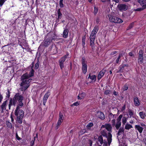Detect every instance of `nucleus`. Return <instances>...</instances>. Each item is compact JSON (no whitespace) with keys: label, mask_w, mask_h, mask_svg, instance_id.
<instances>
[{"label":"nucleus","mask_w":146,"mask_h":146,"mask_svg":"<svg viewBox=\"0 0 146 146\" xmlns=\"http://www.w3.org/2000/svg\"><path fill=\"white\" fill-rule=\"evenodd\" d=\"M134 25V23H131L128 26V27L127 28V30H129L132 28H133V27Z\"/></svg>","instance_id":"58836bf2"},{"label":"nucleus","mask_w":146,"mask_h":146,"mask_svg":"<svg viewBox=\"0 0 146 146\" xmlns=\"http://www.w3.org/2000/svg\"><path fill=\"white\" fill-rule=\"evenodd\" d=\"M113 94L115 96H117L118 95V92H116L115 91H114L113 92Z\"/></svg>","instance_id":"052dcab7"},{"label":"nucleus","mask_w":146,"mask_h":146,"mask_svg":"<svg viewBox=\"0 0 146 146\" xmlns=\"http://www.w3.org/2000/svg\"><path fill=\"white\" fill-rule=\"evenodd\" d=\"M81 96L83 99L86 96V94L84 92H82L80 94Z\"/></svg>","instance_id":"5fc2aeb1"},{"label":"nucleus","mask_w":146,"mask_h":146,"mask_svg":"<svg viewBox=\"0 0 146 146\" xmlns=\"http://www.w3.org/2000/svg\"><path fill=\"white\" fill-rule=\"evenodd\" d=\"M16 137L18 140H19L21 139V138L19 137L17 134H16Z\"/></svg>","instance_id":"69168bd1"},{"label":"nucleus","mask_w":146,"mask_h":146,"mask_svg":"<svg viewBox=\"0 0 146 146\" xmlns=\"http://www.w3.org/2000/svg\"><path fill=\"white\" fill-rule=\"evenodd\" d=\"M34 143H35V141H34L32 140L30 144L31 146H33L34 144Z\"/></svg>","instance_id":"e2e57ef3"},{"label":"nucleus","mask_w":146,"mask_h":146,"mask_svg":"<svg viewBox=\"0 0 146 146\" xmlns=\"http://www.w3.org/2000/svg\"><path fill=\"white\" fill-rule=\"evenodd\" d=\"M50 95V92H48L46 93L44 95L43 99V104L44 106L45 105Z\"/></svg>","instance_id":"ddd939ff"},{"label":"nucleus","mask_w":146,"mask_h":146,"mask_svg":"<svg viewBox=\"0 0 146 146\" xmlns=\"http://www.w3.org/2000/svg\"><path fill=\"white\" fill-rule=\"evenodd\" d=\"M123 115L122 114H120L119 116V117L117 118L116 121H117L121 122V119Z\"/></svg>","instance_id":"a19ab883"},{"label":"nucleus","mask_w":146,"mask_h":146,"mask_svg":"<svg viewBox=\"0 0 146 146\" xmlns=\"http://www.w3.org/2000/svg\"><path fill=\"white\" fill-rule=\"evenodd\" d=\"M82 73L85 74L87 71V61L85 57H83L82 58Z\"/></svg>","instance_id":"6e6552de"},{"label":"nucleus","mask_w":146,"mask_h":146,"mask_svg":"<svg viewBox=\"0 0 146 146\" xmlns=\"http://www.w3.org/2000/svg\"><path fill=\"white\" fill-rule=\"evenodd\" d=\"M108 17H109V21L111 22L118 23H122L123 22V21L121 19L113 16L112 13L108 15Z\"/></svg>","instance_id":"39448f33"},{"label":"nucleus","mask_w":146,"mask_h":146,"mask_svg":"<svg viewBox=\"0 0 146 146\" xmlns=\"http://www.w3.org/2000/svg\"><path fill=\"white\" fill-rule=\"evenodd\" d=\"M80 102H76L72 104L71 105V106L72 107L73 106H77L79 105H80Z\"/></svg>","instance_id":"c03bdc74"},{"label":"nucleus","mask_w":146,"mask_h":146,"mask_svg":"<svg viewBox=\"0 0 146 146\" xmlns=\"http://www.w3.org/2000/svg\"><path fill=\"white\" fill-rule=\"evenodd\" d=\"M138 2L139 3L141 6L143 7V6L145 7L146 8V2L145 0H138Z\"/></svg>","instance_id":"412c9836"},{"label":"nucleus","mask_w":146,"mask_h":146,"mask_svg":"<svg viewBox=\"0 0 146 146\" xmlns=\"http://www.w3.org/2000/svg\"><path fill=\"white\" fill-rule=\"evenodd\" d=\"M69 30L67 29H65L63 32V37L64 38H66L68 36Z\"/></svg>","instance_id":"a211bd4d"},{"label":"nucleus","mask_w":146,"mask_h":146,"mask_svg":"<svg viewBox=\"0 0 146 146\" xmlns=\"http://www.w3.org/2000/svg\"><path fill=\"white\" fill-rule=\"evenodd\" d=\"M7 102L8 100H7L4 101L1 105L0 106V108L1 109V112H3L4 110H6Z\"/></svg>","instance_id":"4468645a"},{"label":"nucleus","mask_w":146,"mask_h":146,"mask_svg":"<svg viewBox=\"0 0 146 146\" xmlns=\"http://www.w3.org/2000/svg\"><path fill=\"white\" fill-rule=\"evenodd\" d=\"M145 7H144L143 6V7H142L141 8H137L136 9H134V11H142L144 9H145Z\"/></svg>","instance_id":"72a5a7b5"},{"label":"nucleus","mask_w":146,"mask_h":146,"mask_svg":"<svg viewBox=\"0 0 146 146\" xmlns=\"http://www.w3.org/2000/svg\"><path fill=\"white\" fill-rule=\"evenodd\" d=\"M80 132L81 133H82V134H83L86 132V130L85 129H82L81 130Z\"/></svg>","instance_id":"603ef678"},{"label":"nucleus","mask_w":146,"mask_h":146,"mask_svg":"<svg viewBox=\"0 0 146 146\" xmlns=\"http://www.w3.org/2000/svg\"><path fill=\"white\" fill-rule=\"evenodd\" d=\"M110 90H107L104 92V94L106 95H108L110 94Z\"/></svg>","instance_id":"8fccbe9b"},{"label":"nucleus","mask_w":146,"mask_h":146,"mask_svg":"<svg viewBox=\"0 0 146 146\" xmlns=\"http://www.w3.org/2000/svg\"><path fill=\"white\" fill-rule=\"evenodd\" d=\"M23 96L20 95L19 93H16L13 97L10 98L9 103L8 105L9 109L10 110L11 106H17V107H22L24 105L23 100L24 99Z\"/></svg>","instance_id":"f257e3e1"},{"label":"nucleus","mask_w":146,"mask_h":146,"mask_svg":"<svg viewBox=\"0 0 146 146\" xmlns=\"http://www.w3.org/2000/svg\"><path fill=\"white\" fill-rule=\"evenodd\" d=\"M124 129L123 128H120L119 129L118 133H117V135H121V133H124Z\"/></svg>","instance_id":"bb28decb"},{"label":"nucleus","mask_w":146,"mask_h":146,"mask_svg":"<svg viewBox=\"0 0 146 146\" xmlns=\"http://www.w3.org/2000/svg\"><path fill=\"white\" fill-rule=\"evenodd\" d=\"M57 49H58V48H57V47L56 46H55L54 49V51H53V52L54 54H56V53H57Z\"/></svg>","instance_id":"6e6d98bb"},{"label":"nucleus","mask_w":146,"mask_h":146,"mask_svg":"<svg viewBox=\"0 0 146 146\" xmlns=\"http://www.w3.org/2000/svg\"><path fill=\"white\" fill-rule=\"evenodd\" d=\"M40 0H36L35 3L36 5H38L39 4H40Z\"/></svg>","instance_id":"864d4df0"},{"label":"nucleus","mask_w":146,"mask_h":146,"mask_svg":"<svg viewBox=\"0 0 146 146\" xmlns=\"http://www.w3.org/2000/svg\"><path fill=\"white\" fill-rule=\"evenodd\" d=\"M132 128V126L131 125L127 123L125 126V129L126 130H129L131 128Z\"/></svg>","instance_id":"c756f323"},{"label":"nucleus","mask_w":146,"mask_h":146,"mask_svg":"<svg viewBox=\"0 0 146 146\" xmlns=\"http://www.w3.org/2000/svg\"><path fill=\"white\" fill-rule=\"evenodd\" d=\"M128 89V85L127 84H126L123 87V91L127 90Z\"/></svg>","instance_id":"37998d69"},{"label":"nucleus","mask_w":146,"mask_h":146,"mask_svg":"<svg viewBox=\"0 0 146 146\" xmlns=\"http://www.w3.org/2000/svg\"><path fill=\"white\" fill-rule=\"evenodd\" d=\"M98 116L99 118L101 119H104L105 118V116L104 114L101 111L98 113Z\"/></svg>","instance_id":"aec40b11"},{"label":"nucleus","mask_w":146,"mask_h":146,"mask_svg":"<svg viewBox=\"0 0 146 146\" xmlns=\"http://www.w3.org/2000/svg\"><path fill=\"white\" fill-rule=\"evenodd\" d=\"M121 125V122L117 121L116 124L115 126L117 130H118Z\"/></svg>","instance_id":"c85d7f7f"},{"label":"nucleus","mask_w":146,"mask_h":146,"mask_svg":"<svg viewBox=\"0 0 146 146\" xmlns=\"http://www.w3.org/2000/svg\"><path fill=\"white\" fill-rule=\"evenodd\" d=\"M94 126L93 123L92 122L89 123L88 124L86 125V127H87V129L88 130H90L91 128V127L93 126Z\"/></svg>","instance_id":"7c9ffc66"},{"label":"nucleus","mask_w":146,"mask_h":146,"mask_svg":"<svg viewBox=\"0 0 146 146\" xmlns=\"http://www.w3.org/2000/svg\"><path fill=\"white\" fill-rule=\"evenodd\" d=\"M3 46V49H2V52H5V53H7V51L6 50H5L4 48H5V46Z\"/></svg>","instance_id":"680f3d73"},{"label":"nucleus","mask_w":146,"mask_h":146,"mask_svg":"<svg viewBox=\"0 0 146 146\" xmlns=\"http://www.w3.org/2000/svg\"><path fill=\"white\" fill-rule=\"evenodd\" d=\"M31 79H29L28 80H24L23 83V81H21V82L20 84V86L22 87L21 88V91H25L29 86L30 83L32 81Z\"/></svg>","instance_id":"423d86ee"},{"label":"nucleus","mask_w":146,"mask_h":146,"mask_svg":"<svg viewBox=\"0 0 146 146\" xmlns=\"http://www.w3.org/2000/svg\"><path fill=\"white\" fill-rule=\"evenodd\" d=\"M62 121L58 120L57 122V125H60Z\"/></svg>","instance_id":"4d7b16f0"},{"label":"nucleus","mask_w":146,"mask_h":146,"mask_svg":"<svg viewBox=\"0 0 146 146\" xmlns=\"http://www.w3.org/2000/svg\"><path fill=\"white\" fill-rule=\"evenodd\" d=\"M117 8L120 11H125L127 9L128 7L125 4H119L117 5Z\"/></svg>","instance_id":"f8f14e48"},{"label":"nucleus","mask_w":146,"mask_h":146,"mask_svg":"<svg viewBox=\"0 0 146 146\" xmlns=\"http://www.w3.org/2000/svg\"><path fill=\"white\" fill-rule=\"evenodd\" d=\"M3 99V96L1 95V94H0V101L1 102Z\"/></svg>","instance_id":"0e129e2a"},{"label":"nucleus","mask_w":146,"mask_h":146,"mask_svg":"<svg viewBox=\"0 0 146 146\" xmlns=\"http://www.w3.org/2000/svg\"><path fill=\"white\" fill-rule=\"evenodd\" d=\"M129 55L131 56H133V54L132 52H129Z\"/></svg>","instance_id":"338daca9"},{"label":"nucleus","mask_w":146,"mask_h":146,"mask_svg":"<svg viewBox=\"0 0 146 146\" xmlns=\"http://www.w3.org/2000/svg\"><path fill=\"white\" fill-rule=\"evenodd\" d=\"M127 121V118L124 117L122 119V123L123 125H124Z\"/></svg>","instance_id":"ea45409f"},{"label":"nucleus","mask_w":146,"mask_h":146,"mask_svg":"<svg viewBox=\"0 0 146 146\" xmlns=\"http://www.w3.org/2000/svg\"><path fill=\"white\" fill-rule=\"evenodd\" d=\"M115 115V114H113L111 113H110L108 115L109 121H110L112 119H113Z\"/></svg>","instance_id":"a878e982"},{"label":"nucleus","mask_w":146,"mask_h":146,"mask_svg":"<svg viewBox=\"0 0 146 146\" xmlns=\"http://www.w3.org/2000/svg\"><path fill=\"white\" fill-rule=\"evenodd\" d=\"M124 68L123 66H121V65H120L118 68L119 70L117 71V73L122 72L123 71Z\"/></svg>","instance_id":"cd10ccee"},{"label":"nucleus","mask_w":146,"mask_h":146,"mask_svg":"<svg viewBox=\"0 0 146 146\" xmlns=\"http://www.w3.org/2000/svg\"><path fill=\"white\" fill-rule=\"evenodd\" d=\"M34 70L33 69H32L31 70L30 72L29 73V76L30 77H31L32 76H33L34 75Z\"/></svg>","instance_id":"f704fd0d"},{"label":"nucleus","mask_w":146,"mask_h":146,"mask_svg":"<svg viewBox=\"0 0 146 146\" xmlns=\"http://www.w3.org/2000/svg\"><path fill=\"white\" fill-rule=\"evenodd\" d=\"M34 62H33L32 63L31 65L29 66V68H30L31 70L32 69H33V67L34 66Z\"/></svg>","instance_id":"09e8293b"},{"label":"nucleus","mask_w":146,"mask_h":146,"mask_svg":"<svg viewBox=\"0 0 146 146\" xmlns=\"http://www.w3.org/2000/svg\"><path fill=\"white\" fill-rule=\"evenodd\" d=\"M117 51H116L112 52L110 53V55H113L117 53Z\"/></svg>","instance_id":"13d9d810"},{"label":"nucleus","mask_w":146,"mask_h":146,"mask_svg":"<svg viewBox=\"0 0 146 146\" xmlns=\"http://www.w3.org/2000/svg\"><path fill=\"white\" fill-rule=\"evenodd\" d=\"M143 51L142 50H140L138 53V62L139 64H141L144 60Z\"/></svg>","instance_id":"1a4fd4ad"},{"label":"nucleus","mask_w":146,"mask_h":146,"mask_svg":"<svg viewBox=\"0 0 146 146\" xmlns=\"http://www.w3.org/2000/svg\"><path fill=\"white\" fill-rule=\"evenodd\" d=\"M106 71V70L104 69H103L99 73L98 79V80H100L102 77L104 76Z\"/></svg>","instance_id":"dca6fc26"},{"label":"nucleus","mask_w":146,"mask_h":146,"mask_svg":"<svg viewBox=\"0 0 146 146\" xmlns=\"http://www.w3.org/2000/svg\"><path fill=\"white\" fill-rule=\"evenodd\" d=\"M139 115L141 118L144 119L145 118V114L144 111H140L139 113Z\"/></svg>","instance_id":"393cba45"},{"label":"nucleus","mask_w":146,"mask_h":146,"mask_svg":"<svg viewBox=\"0 0 146 146\" xmlns=\"http://www.w3.org/2000/svg\"><path fill=\"white\" fill-rule=\"evenodd\" d=\"M59 118L58 120L63 121L64 117L63 115L61 112H60L59 113Z\"/></svg>","instance_id":"473e14b6"},{"label":"nucleus","mask_w":146,"mask_h":146,"mask_svg":"<svg viewBox=\"0 0 146 146\" xmlns=\"http://www.w3.org/2000/svg\"><path fill=\"white\" fill-rule=\"evenodd\" d=\"M97 140L101 145H102L104 143L103 137L102 135H100L98 138Z\"/></svg>","instance_id":"4be33fe9"},{"label":"nucleus","mask_w":146,"mask_h":146,"mask_svg":"<svg viewBox=\"0 0 146 146\" xmlns=\"http://www.w3.org/2000/svg\"><path fill=\"white\" fill-rule=\"evenodd\" d=\"M7 0H0V6L1 7L4 3Z\"/></svg>","instance_id":"a18cd8bd"},{"label":"nucleus","mask_w":146,"mask_h":146,"mask_svg":"<svg viewBox=\"0 0 146 146\" xmlns=\"http://www.w3.org/2000/svg\"><path fill=\"white\" fill-rule=\"evenodd\" d=\"M85 38H83L82 39V45L83 46V47H84V45H85Z\"/></svg>","instance_id":"3c124183"},{"label":"nucleus","mask_w":146,"mask_h":146,"mask_svg":"<svg viewBox=\"0 0 146 146\" xmlns=\"http://www.w3.org/2000/svg\"><path fill=\"white\" fill-rule=\"evenodd\" d=\"M94 13L95 15H96L98 13V7L94 6Z\"/></svg>","instance_id":"79ce46f5"},{"label":"nucleus","mask_w":146,"mask_h":146,"mask_svg":"<svg viewBox=\"0 0 146 146\" xmlns=\"http://www.w3.org/2000/svg\"><path fill=\"white\" fill-rule=\"evenodd\" d=\"M119 59L118 58H117V59L115 60L117 64H118L119 63Z\"/></svg>","instance_id":"774afa93"},{"label":"nucleus","mask_w":146,"mask_h":146,"mask_svg":"<svg viewBox=\"0 0 146 146\" xmlns=\"http://www.w3.org/2000/svg\"><path fill=\"white\" fill-rule=\"evenodd\" d=\"M6 124L7 127L11 129L12 128V125L11 123L9 121H6Z\"/></svg>","instance_id":"c9c22d12"},{"label":"nucleus","mask_w":146,"mask_h":146,"mask_svg":"<svg viewBox=\"0 0 146 146\" xmlns=\"http://www.w3.org/2000/svg\"><path fill=\"white\" fill-rule=\"evenodd\" d=\"M101 128H105L107 131L109 132H108L111 133L112 132V127L110 123H106L105 125H102Z\"/></svg>","instance_id":"9b49d317"},{"label":"nucleus","mask_w":146,"mask_h":146,"mask_svg":"<svg viewBox=\"0 0 146 146\" xmlns=\"http://www.w3.org/2000/svg\"><path fill=\"white\" fill-rule=\"evenodd\" d=\"M128 112L129 113V114L130 115L129 118H131L132 117H134L133 116L134 115V113L132 110L130 109H129L128 110Z\"/></svg>","instance_id":"b1692460"},{"label":"nucleus","mask_w":146,"mask_h":146,"mask_svg":"<svg viewBox=\"0 0 146 146\" xmlns=\"http://www.w3.org/2000/svg\"><path fill=\"white\" fill-rule=\"evenodd\" d=\"M57 13L58 14V19H61L62 16V14L60 11V9H59L57 11Z\"/></svg>","instance_id":"2f4dec72"},{"label":"nucleus","mask_w":146,"mask_h":146,"mask_svg":"<svg viewBox=\"0 0 146 146\" xmlns=\"http://www.w3.org/2000/svg\"><path fill=\"white\" fill-rule=\"evenodd\" d=\"M22 107H16L15 110L14 114L16 117V121L19 124H21L23 123L22 119L24 117V112L21 108Z\"/></svg>","instance_id":"f03ea898"},{"label":"nucleus","mask_w":146,"mask_h":146,"mask_svg":"<svg viewBox=\"0 0 146 146\" xmlns=\"http://www.w3.org/2000/svg\"><path fill=\"white\" fill-rule=\"evenodd\" d=\"M11 92L10 91L9 89L7 90V92L6 93V98H9L10 96Z\"/></svg>","instance_id":"4c0bfd02"},{"label":"nucleus","mask_w":146,"mask_h":146,"mask_svg":"<svg viewBox=\"0 0 146 146\" xmlns=\"http://www.w3.org/2000/svg\"><path fill=\"white\" fill-rule=\"evenodd\" d=\"M99 29L98 26H96L92 31L90 36V45L93 48L94 45V42L96 37V34Z\"/></svg>","instance_id":"7ed1b4c3"},{"label":"nucleus","mask_w":146,"mask_h":146,"mask_svg":"<svg viewBox=\"0 0 146 146\" xmlns=\"http://www.w3.org/2000/svg\"><path fill=\"white\" fill-rule=\"evenodd\" d=\"M88 78L92 80H94V82H95L96 80V76L94 75L91 76V74H90L89 75Z\"/></svg>","instance_id":"5701e85b"},{"label":"nucleus","mask_w":146,"mask_h":146,"mask_svg":"<svg viewBox=\"0 0 146 146\" xmlns=\"http://www.w3.org/2000/svg\"><path fill=\"white\" fill-rule=\"evenodd\" d=\"M62 1L60 0L59 1V5L60 7L63 8L64 7V4L63 3Z\"/></svg>","instance_id":"49530a36"},{"label":"nucleus","mask_w":146,"mask_h":146,"mask_svg":"<svg viewBox=\"0 0 146 146\" xmlns=\"http://www.w3.org/2000/svg\"><path fill=\"white\" fill-rule=\"evenodd\" d=\"M135 128L140 133H142L143 129V127L138 125H136L135 126Z\"/></svg>","instance_id":"6ab92c4d"},{"label":"nucleus","mask_w":146,"mask_h":146,"mask_svg":"<svg viewBox=\"0 0 146 146\" xmlns=\"http://www.w3.org/2000/svg\"><path fill=\"white\" fill-rule=\"evenodd\" d=\"M39 60H37V62L35 64V65L34 68L36 70L38 69L39 67Z\"/></svg>","instance_id":"e433bc0d"},{"label":"nucleus","mask_w":146,"mask_h":146,"mask_svg":"<svg viewBox=\"0 0 146 146\" xmlns=\"http://www.w3.org/2000/svg\"><path fill=\"white\" fill-rule=\"evenodd\" d=\"M112 123V126L113 127L115 126V119H113L111 121Z\"/></svg>","instance_id":"de8ad7c7"},{"label":"nucleus","mask_w":146,"mask_h":146,"mask_svg":"<svg viewBox=\"0 0 146 146\" xmlns=\"http://www.w3.org/2000/svg\"><path fill=\"white\" fill-rule=\"evenodd\" d=\"M54 36H49L44 41V46L45 47H47L52 41V40H54V39L55 37V34H53Z\"/></svg>","instance_id":"9d476101"},{"label":"nucleus","mask_w":146,"mask_h":146,"mask_svg":"<svg viewBox=\"0 0 146 146\" xmlns=\"http://www.w3.org/2000/svg\"><path fill=\"white\" fill-rule=\"evenodd\" d=\"M69 55V53L67 52L66 54L62 57L58 61L59 64L60 68L62 70L64 66V62L65 61L68 56Z\"/></svg>","instance_id":"0eeeda50"},{"label":"nucleus","mask_w":146,"mask_h":146,"mask_svg":"<svg viewBox=\"0 0 146 146\" xmlns=\"http://www.w3.org/2000/svg\"><path fill=\"white\" fill-rule=\"evenodd\" d=\"M101 135L102 137H105L107 138L108 144L110 145L112 140V135L110 132H108V134L105 130H102L101 131Z\"/></svg>","instance_id":"20e7f679"},{"label":"nucleus","mask_w":146,"mask_h":146,"mask_svg":"<svg viewBox=\"0 0 146 146\" xmlns=\"http://www.w3.org/2000/svg\"><path fill=\"white\" fill-rule=\"evenodd\" d=\"M133 102L135 106H138L140 104L139 100L137 97H135L134 98Z\"/></svg>","instance_id":"f3484780"},{"label":"nucleus","mask_w":146,"mask_h":146,"mask_svg":"<svg viewBox=\"0 0 146 146\" xmlns=\"http://www.w3.org/2000/svg\"><path fill=\"white\" fill-rule=\"evenodd\" d=\"M126 106L125 105H124L121 108V111H123L125 109Z\"/></svg>","instance_id":"bf43d9fd"},{"label":"nucleus","mask_w":146,"mask_h":146,"mask_svg":"<svg viewBox=\"0 0 146 146\" xmlns=\"http://www.w3.org/2000/svg\"><path fill=\"white\" fill-rule=\"evenodd\" d=\"M30 78L29 76L27 73H26L23 74L21 77V81H23V83L24 80H28V79Z\"/></svg>","instance_id":"2eb2a0df"}]
</instances>
